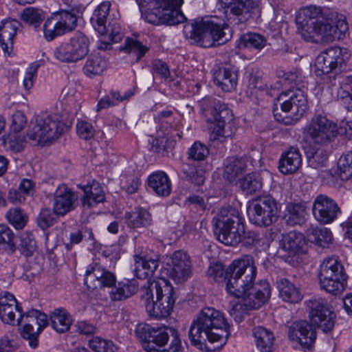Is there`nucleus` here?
<instances>
[{"mask_svg":"<svg viewBox=\"0 0 352 352\" xmlns=\"http://www.w3.org/2000/svg\"><path fill=\"white\" fill-rule=\"evenodd\" d=\"M298 30L302 38L314 43H329L344 37L347 23H336L324 16L319 7L309 6L300 10L296 17Z\"/></svg>","mask_w":352,"mask_h":352,"instance_id":"f257e3e1","label":"nucleus"},{"mask_svg":"<svg viewBox=\"0 0 352 352\" xmlns=\"http://www.w3.org/2000/svg\"><path fill=\"white\" fill-rule=\"evenodd\" d=\"M64 108L61 113H41L35 118V123L28 133V137L35 144L52 142L65 132L72 124L79 104L72 96L63 98Z\"/></svg>","mask_w":352,"mask_h":352,"instance_id":"f03ea898","label":"nucleus"},{"mask_svg":"<svg viewBox=\"0 0 352 352\" xmlns=\"http://www.w3.org/2000/svg\"><path fill=\"white\" fill-rule=\"evenodd\" d=\"M229 324L223 314L213 307L203 308L193 320L190 329L189 338L192 345L203 350L206 342H219L224 344L229 336Z\"/></svg>","mask_w":352,"mask_h":352,"instance_id":"7ed1b4c3","label":"nucleus"},{"mask_svg":"<svg viewBox=\"0 0 352 352\" xmlns=\"http://www.w3.org/2000/svg\"><path fill=\"white\" fill-rule=\"evenodd\" d=\"M212 223L217 239L226 245L236 246L241 243L250 247L255 245L260 240L257 232L245 231L243 218L235 208H221L214 217Z\"/></svg>","mask_w":352,"mask_h":352,"instance_id":"20e7f679","label":"nucleus"},{"mask_svg":"<svg viewBox=\"0 0 352 352\" xmlns=\"http://www.w3.org/2000/svg\"><path fill=\"white\" fill-rule=\"evenodd\" d=\"M311 324L300 320L294 322L289 327L288 336L292 341L299 343L305 349L311 347L316 338V328L324 332L331 331L334 326L333 313L323 301L311 300L307 302Z\"/></svg>","mask_w":352,"mask_h":352,"instance_id":"39448f33","label":"nucleus"},{"mask_svg":"<svg viewBox=\"0 0 352 352\" xmlns=\"http://www.w3.org/2000/svg\"><path fill=\"white\" fill-rule=\"evenodd\" d=\"M142 296L148 315L155 318H165L173 311L177 298L173 287L164 278L144 287Z\"/></svg>","mask_w":352,"mask_h":352,"instance_id":"423d86ee","label":"nucleus"},{"mask_svg":"<svg viewBox=\"0 0 352 352\" xmlns=\"http://www.w3.org/2000/svg\"><path fill=\"white\" fill-rule=\"evenodd\" d=\"M257 268L253 256L244 255L234 260L226 269V289L233 296H241L255 285Z\"/></svg>","mask_w":352,"mask_h":352,"instance_id":"0eeeda50","label":"nucleus"},{"mask_svg":"<svg viewBox=\"0 0 352 352\" xmlns=\"http://www.w3.org/2000/svg\"><path fill=\"white\" fill-rule=\"evenodd\" d=\"M217 17L201 20L184 25V32L200 46L210 47L223 44L231 38L230 30L225 23L217 21Z\"/></svg>","mask_w":352,"mask_h":352,"instance_id":"6e6552de","label":"nucleus"},{"mask_svg":"<svg viewBox=\"0 0 352 352\" xmlns=\"http://www.w3.org/2000/svg\"><path fill=\"white\" fill-rule=\"evenodd\" d=\"M209 102L211 104L210 116L207 122L212 124L210 140L225 142L235 133L234 116L225 103L215 99H210Z\"/></svg>","mask_w":352,"mask_h":352,"instance_id":"1a4fd4ad","label":"nucleus"},{"mask_svg":"<svg viewBox=\"0 0 352 352\" xmlns=\"http://www.w3.org/2000/svg\"><path fill=\"white\" fill-rule=\"evenodd\" d=\"M81 12V8L74 5L69 9H60L53 12L47 19L43 25L45 38L51 41L57 36L72 32L77 26L78 14Z\"/></svg>","mask_w":352,"mask_h":352,"instance_id":"9d476101","label":"nucleus"},{"mask_svg":"<svg viewBox=\"0 0 352 352\" xmlns=\"http://www.w3.org/2000/svg\"><path fill=\"white\" fill-rule=\"evenodd\" d=\"M318 278L321 289L333 295L341 294L346 282L342 264L333 256L324 259L320 267Z\"/></svg>","mask_w":352,"mask_h":352,"instance_id":"9b49d317","label":"nucleus"},{"mask_svg":"<svg viewBox=\"0 0 352 352\" xmlns=\"http://www.w3.org/2000/svg\"><path fill=\"white\" fill-rule=\"evenodd\" d=\"M135 333L146 352L159 351L156 347L165 346L170 337L172 338L171 340L179 338V334L177 329L165 325L154 327L145 323H141L136 326Z\"/></svg>","mask_w":352,"mask_h":352,"instance_id":"f8f14e48","label":"nucleus"},{"mask_svg":"<svg viewBox=\"0 0 352 352\" xmlns=\"http://www.w3.org/2000/svg\"><path fill=\"white\" fill-rule=\"evenodd\" d=\"M306 136L315 145L328 146L338 135L337 124L322 114L315 115L307 124Z\"/></svg>","mask_w":352,"mask_h":352,"instance_id":"ddd939ff","label":"nucleus"},{"mask_svg":"<svg viewBox=\"0 0 352 352\" xmlns=\"http://www.w3.org/2000/svg\"><path fill=\"white\" fill-rule=\"evenodd\" d=\"M278 214V203L270 195L252 200L248 208L250 221L260 227H267L276 222Z\"/></svg>","mask_w":352,"mask_h":352,"instance_id":"4468645a","label":"nucleus"},{"mask_svg":"<svg viewBox=\"0 0 352 352\" xmlns=\"http://www.w3.org/2000/svg\"><path fill=\"white\" fill-rule=\"evenodd\" d=\"M274 106L285 113H290L294 122L298 121L308 108V102L305 91L300 87L290 88L283 91L275 99Z\"/></svg>","mask_w":352,"mask_h":352,"instance_id":"2eb2a0df","label":"nucleus"},{"mask_svg":"<svg viewBox=\"0 0 352 352\" xmlns=\"http://www.w3.org/2000/svg\"><path fill=\"white\" fill-rule=\"evenodd\" d=\"M88 38L82 32H77L69 41L56 47L54 51V56L62 63H76L88 54Z\"/></svg>","mask_w":352,"mask_h":352,"instance_id":"dca6fc26","label":"nucleus"},{"mask_svg":"<svg viewBox=\"0 0 352 352\" xmlns=\"http://www.w3.org/2000/svg\"><path fill=\"white\" fill-rule=\"evenodd\" d=\"M136 2L140 9L146 6L161 8L162 24L175 25L186 20L180 10L183 0H136Z\"/></svg>","mask_w":352,"mask_h":352,"instance_id":"f3484780","label":"nucleus"},{"mask_svg":"<svg viewBox=\"0 0 352 352\" xmlns=\"http://www.w3.org/2000/svg\"><path fill=\"white\" fill-rule=\"evenodd\" d=\"M348 58L346 49L339 47H329L322 52L315 62V73L322 76L333 72L338 67H342Z\"/></svg>","mask_w":352,"mask_h":352,"instance_id":"a211bd4d","label":"nucleus"},{"mask_svg":"<svg viewBox=\"0 0 352 352\" xmlns=\"http://www.w3.org/2000/svg\"><path fill=\"white\" fill-rule=\"evenodd\" d=\"M166 266L168 275L178 283L186 281L190 276L192 264L190 258L186 252H175L168 259Z\"/></svg>","mask_w":352,"mask_h":352,"instance_id":"6ab92c4d","label":"nucleus"},{"mask_svg":"<svg viewBox=\"0 0 352 352\" xmlns=\"http://www.w3.org/2000/svg\"><path fill=\"white\" fill-rule=\"evenodd\" d=\"M312 212L317 221L322 224H328L338 218L341 210L333 199L320 194L314 201Z\"/></svg>","mask_w":352,"mask_h":352,"instance_id":"aec40b11","label":"nucleus"},{"mask_svg":"<svg viewBox=\"0 0 352 352\" xmlns=\"http://www.w3.org/2000/svg\"><path fill=\"white\" fill-rule=\"evenodd\" d=\"M271 289L270 284L265 280L258 281L254 286L249 288L241 296L242 298L241 307L245 310L258 309L270 298Z\"/></svg>","mask_w":352,"mask_h":352,"instance_id":"412c9836","label":"nucleus"},{"mask_svg":"<svg viewBox=\"0 0 352 352\" xmlns=\"http://www.w3.org/2000/svg\"><path fill=\"white\" fill-rule=\"evenodd\" d=\"M116 283V275L106 270L98 263L88 265L85 278V284L89 289L98 287H112Z\"/></svg>","mask_w":352,"mask_h":352,"instance_id":"4be33fe9","label":"nucleus"},{"mask_svg":"<svg viewBox=\"0 0 352 352\" xmlns=\"http://www.w3.org/2000/svg\"><path fill=\"white\" fill-rule=\"evenodd\" d=\"M225 4V15L228 22L234 25L243 23L252 8V0H220Z\"/></svg>","mask_w":352,"mask_h":352,"instance_id":"5701e85b","label":"nucleus"},{"mask_svg":"<svg viewBox=\"0 0 352 352\" xmlns=\"http://www.w3.org/2000/svg\"><path fill=\"white\" fill-rule=\"evenodd\" d=\"M78 196L66 185H60L54 192L53 210L56 216L63 217L76 206Z\"/></svg>","mask_w":352,"mask_h":352,"instance_id":"b1692460","label":"nucleus"},{"mask_svg":"<svg viewBox=\"0 0 352 352\" xmlns=\"http://www.w3.org/2000/svg\"><path fill=\"white\" fill-rule=\"evenodd\" d=\"M19 21L14 19L3 20L0 24V44L2 50L10 54L13 45V39L21 28Z\"/></svg>","mask_w":352,"mask_h":352,"instance_id":"393cba45","label":"nucleus"},{"mask_svg":"<svg viewBox=\"0 0 352 352\" xmlns=\"http://www.w3.org/2000/svg\"><path fill=\"white\" fill-rule=\"evenodd\" d=\"M214 84L223 91L234 90L238 82V72L232 67H223L214 73Z\"/></svg>","mask_w":352,"mask_h":352,"instance_id":"a878e982","label":"nucleus"},{"mask_svg":"<svg viewBox=\"0 0 352 352\" xmlns=\"http://www.w3.org/2000/svg\"><path fill=\"white\" fill-rule=\"evenodd\" d=\"M301 164L302 157L300 151L297 148L291 147L281 155L278 168L282 173L289 175L296 173Z\"/></svg>","mask_w":352,"mask_h":352,"instance_id":"bb28decb","label":"nucleus"},{"mask_svg":"<svg viewBox=\"0 0 352 352\" xmlns=\"http://www.w3.org/2000/svg\"><path fill=\"white\" fill-rule=\"evenodd\" d=\"M278 296L284 302L296 304L300 302L303 295L299 287L287 278H280L276 281Z\"/></svg>","mask_w":352,"mask_h":352,"instance_id":"cd10ccee","label":"nucleus"},{"mask_svg":"<svg viewBox=\"0 0 352 352\" xmlns=\"http://www.w3.org/2000/svg\"><path fill=\"white\" fill-rule=\"evenodd\" d=\"M160 261L158 256L155 258L149 256H135V275L139 279H146L154 274L155 271L159 266Z\"/></svg>","mask_w":352,"mask_h":352,"instance_id":"c85d7f7f","label":"nucleus"},{"mask_svg":"<svg viewBox=\"0 0 352 352\" xmlns=\"http://www.w3.org/2000/svg\"><path fill=\"white\" fill-rule=\"evenodd\" d=\"M305 239L302 234L296 232H289L284 236L279 248L281 251L287 252L289 256H293L303 252Z\"/></svg>","mask_w":352,"mask_h":352,"instance_id":"c756f323","label":"nucleus"},{"mask_svg":"<svg viewBox=\"0 0 352 352\" xmlns=\"http://www.w3.org/2000/svg\"><path fill=\"white\" fill-rule=\"evenodd\" d=\"M109 292V297L112 301L124 300L134 294L138 289L139 285L135 280H125L115 284Z\"/></svg>","mask_w":352,"mask_h":352,"instance_id":"7c9ffc66","label":"nucleus"},{"mask_svg":"<svg viewBox=\"0 0 352 352\" xmlns=\"http://www.w3.org/2000/svg\"><path fill=\"white\" fill-rule=\"evenodd\" d=\"M148 185L160 197L168 196L171 192V183L168 176L163 171H157L148 177Z\"/></svg>","mask_w":352,"mask_h":352,"instance_id":"2f4dec72","label":"nucleus"},{"mask_svg":"<svg viewBox=\"0 0 352 352\" xmlns=\"http://www.w3.org/2000/svg\"><path fill=\"white\" fill-rule=\"evenodd\" d=\"M110 7L111 3L109 1H103L94 10L90 19L95 30L101 35H106L109 31L107 20Z\"/></svg>","mask_w":352,"mask_h":352,"instance_id":"473e14b6","label":"nucleus"},{"mask_svg":"<svg viewBox=\"0 0 352 352\" xmlns=\"http://www.w3.org/2000/svg\"><path fill=\"white\" fill-rule=\"evenodd\" d=\"M307 206L305 203H289L286 206L284 219L292 226L301 225L306 221Z\"/></svg>","mask_w":352,"mask_h":352,"instance_id":"72a5a7b5","label":"nucleus"},{"mask_svg":"<svg viewBox=\"0 0 352 352\" xmlns=\"http://www.w3.org/2000/svg\"><path fill=\"white\" fill-rule=\"evenodd\" d=\"M84 191L82 204L89 208L105 201V194L102 186L97 182H93L87 186H79Z\"/></svg>","mask_w":352,"mask_h":352,"instance_id":"f704fd0d","label":"nucleus"},{"mask_svg":"<svg viewBox=\"0 0 352 352\" xmlns=\"http://www.w3.org/2000/svg\"><path fill=\"white\" fill-rule=\"evenodd\" d=\"M127 225L133 229L148 228L152 223L151 214L142 208H135L131 212L126 213Z\"/></svg>","mask_w":352,"mask_h":352,"instance_id":"c9c22d12","label":"nucleus"},{"mask_svg":"<svg viewBox=\"0 0 352 352\" xmlns=\"http://www.w3.org/2000/svg\"><path fill=\"white\" fill-rule=\"evenodd\" d=\"M253 336L257 348L261 352H271L274 346V336L272 331L263 327H256Z\"/></svg>","mask_w":352,"mask_h":352,"instance_id":"e433bc0d","label":"nucleus"},{"mask_svg":"<svg viewBox=\"0 0 352 352\" xmlns=\"http://www.w3.org/2000/svg\"><path fill=\"white\" fill-rule=\"evenodd\" d=\"M50 320L52 328L60 333L67 331L72 323L70 314L62 308L56 309L51 313Z\"/></svg>","mask_w":352,"mask_h":352,"instance_id":"4c0bfd02","label":"nucleus"},{"mask_svg":"<svg viewBox=\"0 0 352 352\" xmlns=\"http://www.w3.org/2000/svg\"><path fill=\"white\" fill-rule=\"evenodd\" d=\"M247 164L242 158L229 157L226 160L224 175L230 182L235 181L245 173Z\"/></svg>","mask_w":352,"mask_h":352,"instance_id":"58836bf2","label":"nucleus"},{"mask_svg":"<svg viewBox=\"0 0 352 352\" xmlns=\"http://www.w3.org/2000/svg\"><path fill=\"white\" fill-rule=\"evenodd\" d=\"M239 184L241 189L246 194H253L262 188L263 182L260 174L252 173L241 179Z\"/></svg>","mask_w":352,"mask_h":352,"instance_id":"ea45409f","label":"nucleus"},{"mask_svg":"<svg viewBox=\"0 0 352 352\" xmlns=\"http://www.w3.org/2000/svg\"><path fill=\"white\" fill-rule=\"evenodd\" d=\"M107 67L106 60L100 55L94 54L88 58L84 66L85 74L92 77L100 75Z\"/></svg>","mask_w":352,"mask_h":352,"instance_id":"a19ab883","label":"nucleus"},{"mask_svg":"<svg viewBox=\"0 0 352 352\" xmlns=\"http://www.w3.org/2000/svg\"><path fill=\"white\" fill-rule=\"evenodd\" d=\"M22 311L19 305L7 307L0 310V318L6 324L14 325V322L16 321L17 324L19 325L24 318Z\"/></svg>","mask_w":352,"mask_h":352,"instance_id":"79ce46f5","label":"nucleus"},{"mask_svg":"<svg viewBox=\"0 0 352 352\" xmlns=\"http://www.w3.org/2000/svg\"><path fill=\"white\" fill-rule=\"evenodd\" d=\"M266 38L261 34L248 33L241 36L239 45L240 48L254 47L261 50L266 45Z\"/></svg>","mask_w":352,"mask_h":352,"instance_id":"37998d69","label":"nucleus"},{"mask_svg":"<svg viewBox=\"0 0 352 352\" xmlns=\"http://www.w3.org/2000/svg\"><path fill=\"white\" fill-rule=\"evenodd\" d=\"M309 241L322 248L328 247L332 242V233L328 228L312 229L309 235Z\"/></svg>","mask_w":352,"mask_h":352,"instance_id":"c03bdc74","label":"nucleus"},{"mask_svg":"<svg viewBox=\"0 0 352 352\" xmlns=\"http://www.w3.org/2000/svg\"><path fill=\"white\" fill-rule=\"evenodd\" d=\"M18 249L21 254L25 257L32 256L36 249V243L33 234L28 232L22 234L20 236Z\"/></svg>","mask_w":352,"mask_h":352,"instance_id":"a18cd8bd","label":"nucleus"},{"mask_svg":"<svg viewBox=\"0 0 352 352\" xmlns=\"http://www.w3.org/2000/svg\"><path fill=\"white\" fill-rule=\"evenodd\" d=\"M182 170L187 179L197 186H201L204 183L205 177L201 170H198L192 164L183 163Z\"/></svg>","mask_w":352,"mask_h":352,"instance_id":"49530a36","label":"nucleus"},{"mask_svg":"<svg viewBox=\"0 0 352 352\" xmlns=\"http://www.w3.org/2000/svg\"><path fill=\"white\" fill-rule=\"evenodd\" d=\"M21 19L25 23L33 25L36 29L40 26L41 23L43 21L44 16L41 10L29 7L23 10L21 13Z\"/></svg>","mask_w":352,"mask_h":352,"instance_id":"de8ad7c7","label":"nucleus"},{"mask_svg":"<svg viewBox=\"0 0 352 352\" xmlns=\"http://www.w3.org/2000/svg\"><path fill=\"white\" fill-rule=\"evenodd\" d=\"M121 50H124L129 54L136 56V60H140L148 51V47L143 45L141 42L136 39L126 38L124 45L120 47Z\"/></svg>","mask_w":352,"mask_h":352,"instance_id":"09e8293b","label":"nucleus"},{"mask_svg":"<svg viewBox=\"0 0 352 352\" xmlns=\"http://www.w3.org/2000/svg\"><path fill=\"white\" fill-rule=\"evenodd\" d=\"M338 167L342 180H348L352 177V151L343 154L340 157Z\"/></svg>","mask_w":352,"mask_h":352,"instance_id":"8fccbe9b","label":"nucleus"},{"mask_svg":"<svg viewBox=\"0 0 352 352\" xmlns=\"http://www.w3.org/2000/svg\"><path fill=\"white\" fill-rule=\"evenodd\" d=\"M187 153L188 159L201 162L206 159L209 155V149L206 145L202 142L196 141L188 148Z\"/></svg>","mask_w":352,"mask_h":352,"instance_id":"3c124183","label":"nucleus"},{"mask_svg":"<svg viewBox=\"0 0 352 352\" xmlns=\"http://www.w3.org/2000/svg\"><path fill=\"white\" fill-rule=\"evenodd\" d=\"M89 347L94 352H116L118 347L111 340L94 337L89 342Z\"/></svg>","mask_w":352,"mask_h":352,"instance_id":"603ef678","label":"nucleus"},{"mask_svg":"<svg viewBox=\"0 0 352 352\" xmlns=\"http://www.w3.org/2000/svg\"><path fill=\"white\" fill-rule=\"evenodd\" d=\"M307 155L309 166L314 168L323 166L328 159L327 151L322 148H318L314 152H307Z\"/></svg>","mask_w":352,"mask_h":352,"instance_id":"864d4df0","label":"nucleus"},{"mask_svg":"<svg viewBox=\"0 0 352 352\" xmlns=\"http://www.w3.org/2000/svg\"><path fill=\"white\" fill-rule=\"evenodd\" d=\"M6 217L10 224H12L16 229H23L27 222V217L22 212L19 208L10 209Z\"/></svg>","mask_w":352,"mask_h":352,"instance_id":"5fc2aeb1","label":"nucleus"},{"mask_svg":"<svg viewBox=\"0 0 352 352\" xmlns=\"http://www.w3.org/2000/svg\"><path fill=\"white\" fill-rule=\"evenodd\" d=\"M26 320L28 321L23 326V331H21V336L24 339L29 341V345L32 348L35 349L38 346V338L40 331H38V329L36 331H34L33 323H32V322H29V319Z\"/></svg>","mask_w":352,"mask_h":352,"instance_id":"6e6d98bb","label":"nucleus"},{"mask_svg":"<svg viewBox=\"0 0 352 352\" xmlns=\"http://www.w3.org/2000/svg\"><path fill=\"white\" fill-rule=\"evenodd\" d=\"M248 88L251 95H256L258 91L266 90L267 85L258 72L250 74Z\"/></svg>","mask_w":352,"mask_h":352,"instance_id":"4d7b16f0","label":"nucleus"},{"mask_svg":"<svg viewBox=\"0 0 352 352\" xmlns=\"http://www.w3.org/2000/svg\"><path fill=\"white\" fill-rule=\"evenodd\" d=\"M25 318L29 319V322L37 324L38 331L40 332L47 327L48 324L47 315L36 309L28 311L25 314Z\"/></svg>","mask_w":352,"mask_h":352,"instance_id":"13d9d810","label":"nucleus"},{"mask_svg":"<svg viewBox=\"0 0 352 352\" xmlns=\"http://www.w3.org/2000/svg\"><path fill=\"white\" fill-rule=\"evenodd\" d=\"M54 210L50 208H43L41 210L38 217H37V223L38 226L43 230L52 226L56 221Z\"/></svg>","mask_w":352,"mask_h":352,"instance_id":"bf43d9fd","label":"nucleus"},{"mask_svg":"<svg viewBox=\"0 0 352 352\" xmlns=\"http://www.w3.org/2000/svg\"><path fill=\"white\" fill-rule=\"evenodd\" d=\"M76 131L78 136L85 140L91 139L95 135V129L92 124L85 120L78 122Z\"/></svg>","mask_w":352,"mask_h":352,"instance_id":"052dcab7","label":"nucleus"},{"mask_svg":"<svg viewBox=\"0 0 352 352\" xmlns=\"http://www.w3.org/2000/svg\"><path fill=\"white\" fill-rule=\"evenodd\" d=\"M27 124L25 114L21 111H16L12 116L10 131L16 134L21 131Z\"/></svg>","mask_w":352,"mask_h":352,"instance_id":"680f3d73","label":"nucleus"},{"mask_svg":"<svg viewBox=\"0 0 352 352\" xmlns=\"http://www.w3.org/2000/svg\"><path fill=\"white\" fill-rule=\"evenodd\" d=\"M14 236L12 231L6 225L0 224V245L7 244L12 252L16 248L13 241Z\"/></svg>","mask_w":352,"mask_h":352,"instance_id":"e2e57ef3","label":"nucleus"},{"mask_svg":"<svg viewBox=\"0 0 352 352\" xmlns=\"http://www.w3.org/2000/svg\"><path fill=\"white\" fill-rule=\"evenodd\" d=\"M278 76L282 79V82L287 85L294 84V87H298V85L301 82V74L298 70L294 72H278Z\"/></svg>","mask_w":352,"mask_h":352,"instance_id":"0e129e2a","label":"nucleus"},{"mask_svg":"<svg viewBox=\"0 0 352 352\" xmlns=\"http://www.w3.org/2000/svg\"><path fill=\"white\" fill-rule=\"evenodd\" d=\"M226 270H224L223 266L221 263H212L208 270L207 275L210 278L215 281H221L225 278Z\"/></svg>","mask_w":352,"mask_h":352,"instance_id":"69168bd1","label":"nucleus"},{"mask_svg":"<svg viewBox=\"0 0 352 352\" xmlns=\"http://www.w3.org/2000/svg\"><path fill=\"white\" fill-rule=\"evenodd\" d=\"M173 114V110L167 109L160 111L154 117L155 120L162 125V128L164 127L163 126L164 124L166 125L165 126V130L163 132L164 135L168 134L169 129L172 128V125L169 123V121L171 120Z\"/></svg>","mask_w":352,"mask_h":352,"instance_id":"338daca9","label":"nucleus"},{"mask_svg":"<svg viewBox=\"0 0 352 352\" xmlns=\"http://www.w3.org/2000/svg\"><path fill=\"white\" fill-rule=\"evenodd\" d=\"M142 18L147 22L153 25H161V8L153 7V8L145 12H142Z\"/></svg>","mask_w":352,"mask_h":352,"instance_id":"774afa93","label":"nucleus"}]
</instances>
